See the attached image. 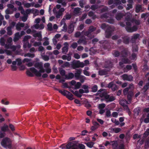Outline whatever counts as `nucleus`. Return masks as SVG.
Instances as JSON below:
<instances>
[{
    "label": "nucleus",
    "instance_id": "obj_50",
    "mask_svg": "<svg viewBox=\"0 0 149 149\" xmlns=\"http://www.w3.org/2000/svg\"><path fill=\"white\" fill-rule=\"evenodd\" d=\"M149 14L148 13L143 14H142L141 17L142 18H144L145 19H146L149 16Z\"/></svg>",
    "mask_w": 149,
    "mask_h": 149
},
{
    "label": "nucleus",
    "instance_id": "obj_44",
    "mask_svg": "<svg viewBox=\"0 0 149 149\" xmlns=\"http://www.w3.org/2000/svg\"><path fill=\"white\" fill-rule=\"evenodd\" d=\"M32 13L35 16L38 15L39 13V11L36 9H33Z\"/></svg>",
    "mask_w": 149,
    "mask_h": 149
},
{
    "label": "nucleus",
    "instance_id": "obj_14",
    "mask_svg": "<svg viewBox=\"0 0 149 149\" xmlns=\"http://www.w3.org/2000/svg\"><path fill=\"white\" fill-rule=\"evenodd\" d=\"M71 84L72 85L74 86L75 88L76 89L79 88L81 85V84L79 82L76 83L74 80L72 81L71 82Z\"/></svg>",
    "mask_w": 149,
    "mask_h": 149
},
{
    "label": "nucleus",
    "instance_id": "obj_40",
    "mask_svg": "<svg viewBox=\"0 0 149 149\" xmlns=\"http://www.w3.org/2000/svg\"><path fill=\"white\" fill-rule=\"evenodd\" d=\"M44 39L45 40V41L43 43V45L46 46L49 45V42L48 41V39L47 37H45L44 38Z\"/></svg>",
    "mask_w": 149,
    "mask_h": 149
},
{
    "label": "nucleus",
    "instance_id": "obj_24",
    "mask_svg": "<svg viewBox=\"0 0 149 149\" xmlns=\"http://www.w3.org/2000/svg\"><path fill=\"white\" fill-rule=\"evenodd\" d=\"M117 144V143L116 141H111L110 143H109L108 141H107L105 143V146H107L109 144L112 145L113 146H116Z\"/></svg>",
    "mask_w": 149,
    "mask_h": 149
},
{
    "label": "nucleus",
    "instance_id": "obj_27",
    "mask_svg": "<svg viewBox=\"0 0 149 149\" xmlns=\"http://www.w3.org/2000/svg\"><path fill=\"white\" fill-rule=\"evenodd\" d=\"M128 2L129 3L127 4V8L126 9L128 10L132 8V0H128Z\"/></svg>",
    "mask_w": 149,
    "mask_h": 149
},
{
    "label": "nucleus",
    "instance_id": "obj_37",
    "mask_svg": "<svg viewBox=\"0 0 149 149\" xmlns=\"http://www.w3.org/2000/svg\"><path fill=\"white\" fill-rule=\"evenodd\" d=\"M5 40L4 38L2 37L0 39V44L2 46L5 45H5Z\"/></svg>",
    "mask_w": 149,
    "mask_h": 149
},
{
    "label": "nucleus",
    "instance_id": "obj_16",
    "mask_svg": "<svg viewBox=\"0 0 149 149\" xmlns=\"http://www.w3.org/2000/svg\"><path fill=\"white\" fill-rule=\"evenodd\" d=\"M105 106V105L104 104H101L99 105L98 107L100 109V114H103L104 112V110L103 109Z\"/></svg>",
    "mask_w": 149,
    "mask_h": 149
},
{
    "label": "nucleus",
    "instance_id": "obj_48",
    "mask_svg": "<svg viewBox=\"0 0 149 149\" xmlns=\"http://www.w3.org/2000/svg\"><path fill=\"white\" fill-rule=\"evenodd\" d=\"M48 29L50 31H52L53 30L52 24L51 23H49L47 25Z\"/></svg>",
    "mask_w": 149,
    "mask_h": 149
},
{
    "label": "nucleus",
    "instance_id": "obj_28",
    "mask_svg": "<svg viewBox=\"0 0 149 149\" xmlns=\"http://www.w3.org/2000/svg\"><path fill=\"white\" fill-rule=\"evenodd\" d=\"M33 36L35 37H38L39 38V40H41V33L39 32L34 34Z\"/></svg>",
    "mask_w": 149,
    "mask_h": 149
},
{
    "label": "nucleus",
    "instance_id": "obj_30",
    "mask_svg": "<svg viewBox=\"0 0 149 149\" xmlns=\"http://www.w3.org/2000/svg\"><path fill=\"white\" fill-rule=\"evenodd\" d=\"M81 69H79L78 70L77 72L75 73L74 76L75 77L77 78H78L80 76V74H81Z\"/></svg>",
    "mask_w": 149,
    "mask_h": 149
},
{
    "label": "nucleus",
    "instance_id": "obj_34",
    "mask_svg": "<svg viewBox=\"0 0 149 149\" xmlns=\"http://www.w3.org/2000/svg\"><path fill=\"white\" fill-rule=\"evenodd\" d=\"M24 56L26 57L28 56L31 58H33L35 56V55L33 54H31L30 53H28L24 54Z\"/></svg>",
    "mask_w": 149,
    "mask_h": 149
},
{
    "label": "nucleus",
    "instance_id": "obj_19",
    "mask_svg": "<svg viewBox=\"0 0 149 149\" xmlns=\"http://www.w3.org/2000/svg\"><path fill=\"white\" fill-rule=\"evenodd\" d=\"M5 47L7 49H12L13 51H14L16 49V47L14 46L11 45L10 44H6L5 45Z\"/></svg>",
    "mask_w": 149,
    "mask_h": 149
},
{
    "label": "nucleus",
    "instance_id": "obj_29",
    "mask_svg": "<svg viewBox=\"0 0 149 149\" xmlns=\"http://www.w3.org/2000/svg\"><path fill=\"white\" fill-rule=\"evenodd\" d=\"M12 27V26H9L7 28V34L8 35L10 36L13 34L12 32L11 31Z\"/></svg>",
    "mask_w": 149,
    "mask_h": 149
},
{
    "label": "nucleus",
    "instance_id": "obj_41",
    "mask_svg": "<svg viewBox=\"0 0 149 149\" xmlns=\"http://www.w3.org/2000/svg\"><path fill=\"white\" fill-rule=\"evenodd\" d=\"M107 73L105 70H101L99 71V74L100 75H102L106 74Z\"/></svg>",
    "mask_w": 149,
    "mask_h": 149
},
{
    "label": "nucleus",
    "instance_id": "obj_17",
    "mask_svg": "<svg viewBox=\"0 0 149 149\" xmlns=\"http://www.w3.org/2000/svg\"><path fill=\"white\" fill-rule=\"evenodd\" d=\"M24 23L19 22L16 26V29L18 31H19L21 29V28L23 27L24 26Z\"/></svg>",
    "mask_w": 149,
    "mask_h": 149
},
{
    "label": "nucleus",
    "instance_id": "obj_25",
    "mask_svg": "<svg viewBox=\"0 0 149 149\" xmlns=\"http://www.w3.org/2000/svg\"><path fill=\"white\" fill-rule=\"evenodd\" d=\"M74 30V26L73 24H70L68 28V32L70 33H72Z\"/></svg>",
    "mask_w": 149,
    "mask_h": 149
},
{
    "label": "nucleus",
    "instance_id": "obj_6",
    "mask_svg": "<svg viewBox=\"0 0 149 149\" xmlns=\"http://www.w3.org/2000/svg\"><path fill=\"white\" fill-rule=\"evenodd\" d=\"M11 142L10 139L6 137L2 140L1 144L4 148H10L11 146Z\"/></svg>",
    "mask_w": 149,
    "mask_h": 149
},
{
    "label": "nucleus",
    "instance_id": "obj_51",
    "mask_svg": "<svg viewBox=\"0 0 149 149\" xmlns=\"http://www.w3.org/2000/svg\"><path fill=\"white\" fill-rule=\"evenodd\" d=\"M40 42H35L33 43V45L35 47H37L41 45Z\"/></svg>",
    "mask_w": 149,
    "mask_h": 149
},
{
    "label": "nucleus",
    "instance_id": "obj_56",
    "mask_svg": "<svg viewBox=\"0 0 149 149\" xmlns=\"http://www.w3.org/2000/svg\"><path fill=\"white\" fill-rule=\"evenodd\" d=\"M97 86H94L92 88V91L94 92H96L97 90Z\"/></svg>",
    "mask_w": 149,
    "mask_h": 149
},
{
    "label": "nucleus",
    "instance_id": "obj_49",
    "mask_svg": "<svg viewBox=\"0 0 149 149\" xmlns=\"http://www.w3.org/2000/svg\"><path fill=\"white\" fill-rule=\"evenodd\" d=\"M41 56L42 58L45 61H47L49 59V57L48 56L46 55H44L43 56L42 55H41Z\"/></svg>",
    "mask_w": 149,
    "mask_h": 149
},
{
    "label": "nucleus",
    "instance_id": "obj_54",
    "mask_svg": "<svg viewBox=\"0 0 149 149\" xmlns=\"http://www.w3.org/2000/svg\"><path fill=\"white\" fill-rule=\"evenodd\" d=\"M149 134V129H148L146 131L143 135V136L144 137L147 136Z\"/></svg>",
    "mask_w": 149,
    "mask_h": 149
},
{
    "label": "nucleus",
    "instance_id": "obj_10",
    "mask_svg": "<svg viewBox=\"0 0 149 149\" xmlns=\"http://www.w3.org/2000/svg\"><path fill=\"white\" fill-rule=\"evenodd\" d=\"M127 98L128 100H129V101L128 102L127 101L125 100H121L120 102V104L121 105L123 106L127 104H130L131 102V96H130V95H127Z\"/></svg>",
    "mask_w": 149,
    "mask_h": 149
},
{
    "label": "nucleus",
    "instance_id": "obj_20",
    "mask_svg": "<svg viewBox=\"0 0 149 149\" xmlns=\"http://www.w3.org/2000/svg\"><path fill=\"white\" fill-rule=\"evenodd\" d=\"M64 47L62 48V52L64 53H66L68 50V44L65 42L64 43Z\"/></svg>",
    "mask_w": 149,
    "mask_h": 149
},
{
    "label": "nucleus",
    "instance_id": "obj_8",
    "mask_svg": "<svg viewBox=\"0 0 149 149\" xmlns=\"http://www.w3.org/2000/svg\"><path fill=\"white\" fill-rule=\"evenodd\" d=\"M59 92L63 95L66 96L70 100H72L74 99L73 95L67 91L66 90H59Z\"/></svg>",
    "mask_w": 149,
    "mask_h": 149
},
{
    "label": "nucleus",
    "instance_id": "obj_59",
    "mask_svg": "<svg viewBox=\"0 0 149 149\" xmlns=\"http://www.w3.org/2000/svg\"><path fill=\"white\" fill-rule=\"evenodd\" d=\"M74 94L78 97H80L81 96V95L77 91H75L74 92Z\"/></svg>",
    "mask_w": 149,
    "mask_h": 149
},
{
    "label": "nucleus",
    "instance_id": "obj_43",
    "mask_svg": "<svg viewBox=\"0 0 149 149\" xmlns=\"http://www.w3.org/2000/svg\"><path fill=\"white\" fill-rule=\"evenodd\" d=\"M86 144L87 146L90 148H92L94 145V143L92 142H88Z\"/></svg>",
    "mask_w": 149,
    "mask_h": 149
},
{
    "label": "nucleus",
    "instance_id": "obj_60",
    "mask_svg": "<svg viewBox=\"0 0 149 149\" xmlns=\"http://www.w3.org/2000/svg\"><path fill=\"white\" fill-rule=\"evenodd\" d=\"M16 62L17 63V65H20L22 63L21 59L20 58H17L16 60Z\"/></svg>",
    "mask_w": 149,
    "mask_h": 149
},
{
    "label": "nucleus",
    "instance_id": "obj_33",
    "mask_svg": "<svg viewBox=\"0 0 149 149\" xmlns=\"http://www.w3.org/2000/svg\"><path fill=\"white\" fill-rule=\"evenodd\" d=\"M34 3H26L24 4V6L26 8H29L30 7H33L34 6Z\"/></svg>",
    "mask_w": 149,
    "mask_h": 149
},
{
    "label": "nucleus",
    "instance_id": "obj_5",
    "mask_svg": "<svg viewBox=\"0 0 149 149\" xmlns=\"http://www.w3.org/2000/svg\"><path fill=\"white\" fill-rule=\"evenodd\" d=\"M61 7L60 5H57L56 7L53 9V12L57 18H59L62 15V12L65 11V9L64 8H61L58 11V10L61 8Z\"/></svg>",
    "mask_w": 149,
    "mask_h": 149
},
{
    "label": "nucleus",
    "instance_id": "obj_36",
    "mask_svg": "<svg viewBox=\"0 0 149 149\" xmlns=\"http://www.w3.org/2000/svg\"><path fill=\"white\" fill-rule=\"evenodd\" d=\"M1 130L5 132L8 130V125H4L1 128Z\"/></svg>",
    "mask_w": 149,
    "mask_h": 149
},
{
    "label": "nucleus",
    "instance_id": "obj_32",
    "mask_svg": "<svg viewBox=\"0 0 149 149\" xmlns=\"http://www.w3.org/2000/svg\"><path fill=\"white\" fill-rule=\"evenodd\" d=\"M143 11L142 9L141 6L140 5H138L136 6V11L138 13L140 11Z\"/></svg>",
    "mask_w": 149,
    "mask_h": 149
},
{
    "label": "nucleus",
    "instance_id": "obj_45",
    "mask_svg": "<svg viewBox=\"0 0 149 149\" xmlns=\"http://www.w3.org/2000/svg\"><path fill=\"white\" fill-rule=\"evenodd\" d=\"M111 121L115 123V124L118 125L119 124V122L118 121H117L116 119L114 118H112L111 119Z\"/></svg>",
    "mask_w": 149,
    "mask_h": 149
},
{
    "label": "nucleus",
    "instance_id": "obj_62",
    "mask_svg": "<svg viewBox=\"0 0 149 149\" xmlns=\"http://www.w3.org/2000/svg\"><path fill=\"white\" fill-rule=\"evenodd\" d=\"M9 127L10 128L12 131H13L15 130V127L13 125L11 124H10L9 125Z\"/></svg>",
    "mask_w": 149,
    "mask_h": 149
},
{
    "label": "nucleus",
    "instance_id": "obj_21",
    "mask_svg": "<svg viewBox=\"0 0 149 149\" xmlns=\"http://www.w3.org/2000/svg\"><path fill=\"white\" fill-rule=\"evenodd\" d=\"M110 130L111 132L112 133H118L121 131V129L119 128H111Z\"/></svg>",
    "mask_w": 149,
    "mask_h": 149
},
{
    "label": "nucleus",
    "instance_id": "obj_9",
    "mask_svg": "<svg viewBox=\"0 0 149 149\" xmlns=\"http://www.w3.org/2000/svg\"><path fill=\"white\" fill-rule=\"evenodd\" d=\"M31 38V37L29 36H25L24 37L23 41L24 43L23 47L24 48L27 47L29 48L31 46V45L29 44L28 42L29 40Z\"/></svg>",
    "mask_w": 149,
    "mask_h": 149
},
{
    "label": "nucleus",
    "instance_id": "obj_23",
    "mask_svg": "<svg viewBox=\"0 0 149 149\" xmlns=\"http://www.w3.org/2000/svg\"><path fill=\"white\" fill-rule=\"evenodd\" d=\"M65 21V19H63L61 22V25H62L64 24L63 26L62 30L63 31H66L67 30V25L66 24L64 23Z\"/></svg>",
    "mask_w": 149,
    "mask_h": 149
},
{
    "label": "nucleus",
    "instance_id": "obj_13",
    "mask_svg": "<svg viewBox=\"0 0 149 149\" xmlns=\"http://www.w3.org/2000/svg\"><path fill=\"white\" fill-rule=\"evenodd\" d=\"M108 87L109 88H111V89L113 91H115L118 88L117 86L114 84L113 82L110 83L109 84Z\"/></svg>",
    "mask_w": 149,
    "mask_h": 149
},
{
    "label": "nucleus",
    "instance_id": "obj_12",
    "mask_svg": "<svg viewBox=\"0 0 149 149\" xmlns=\"http://www.w3.org/2000/svg\"><path fill=\"white\" fill-rule=\"evenodd\" d=\"M130 63L131 62L127 59L126 56H123L121 59V61L119 63V64L120 66H122L123 63Z\"/></svg>",
    "mask_w": 149,
    "mask_h": 149
},
{
    "label": "nucleus",
    "instance_id": "obj_15",
    "mask_svg": "<svg viewBox=\"0 0 149 149\" xmlns=\"http://www.w3.org/2000/svg\"><path fill=\"white\" fill-rule=\"evenodd\" d=\"M44 67L45 69L46 72L47 73H49L51 72V69L50 67V64L48 63H46L45 64Z\"/></svg>",
    "mask_w": 149,
    "mask_h": 149
},
{
    "label": "nucleus",
    "instance_id": "obj_18",
    "mask_svg": "<svg viewBox=\"0 0 149 149\" xmlns=\"http://www.w3.org/2000/svg\"><path fill=\"white\" fill-rule=\"evenodd\" d=\"M75 65L76 68L79 67L83 68L85 66V64L83 62H80L79 61H77L75 63Z\"/></svg>",
    "mask_w": 149,
    "mask_h": 149
},
{
    "label": "nucleus",
    "instance_id": "obj_2",
    "mask_svg": "<svg viewBox=\"0 0 149 149\" xmlns=\"http://www.w3.org/2000/svg\"><path fill=\"white\" fill-rule=\"evenodd\" d=\"M60 148L62 149H84L85 146L82 144L79 143L77 141H73L68 143L67 144H63L60 146Z\"/></svg>",
    "mask_w": 149,
    "mask_h": 149
},
{
    "label": "nucleus",
    "instance_id": "obj_31",
    "mask_svg": "<svg viewBox=\"0 0 149 149\" xmlns=\"http://www.w3.org/2000/svg\"><path fill=\"white\" fill-rule=\"evenodd\" d=\"M89 70L88 67H86L84 68V74L87 76H89L90 75V73L88 71V70Z\"/></svg>",
    "mask_w": 149,
    "mask_h": 149
},
{
    "label": "nucleus",
    "instance_id": "obj_22",
    "mask_svg": "<svg viewBox=\"0 0 149 149\" xmlns=\"http://www.w3.org/2000/svg\"><path fill=\"white\" fill-rule=\"evenodd\" d=\"M129 88H127L124 89L123 91L124 94L125 95H126L128 94V95H129L130 96H131V97L132 95H133V94L132 92H131L130 93H128V91L129 90Z\"/></svg>",
    "mask_w": 149,
    "mask_h": 149
},
{
    "label": "nucleus",
    "instance_id": "obj_35",
    "mask_svg": "<svg viewBox=\"0 0 149 149\" xmlns=\"http://www.w3.org/2000/svg\"><path fill=\"white\" fill-rule=\"evenodd\" d=\"M62 58L63 60H67L68 61H70L71 59V57L70 56L64 55L62 56Z\"/></svg>",
    "mask_w": 149,
    "mask_h": 149
},
{
    "label": "nucleus",
    "instance_id": "obj_53",
    "mask_svg": "<svg viewBox=\"0 0 149 149\" xmlns=\"http://www.w3.org/2000/svg\"><path fill=\"white\" fill-rule=\"evenodd\" d=\"M7 6L8 8H14L13 10L15 11L17 9L16 8H14V6L11 4H8L7 5Z\"/></svg>",
    "mask_w": 149,
    "mask_h": 149
},
{
    "label": "nucleus",
    "instance_id": "obj_1",
    "mask_svg": "<svg viewBox=\"0 0 149 149\" xmlns=\"http://www.w3.org/2000/svg\"><path fill=\"white\" fill-rule=\"evenodd\" d=\"M35 67L39 70V71H37L34 68H31L27 70L26 72L27 74L29 76H31L32 73H33L37 76L40 77L41 76L42 73L45 72L42 63H36L35 64Z\"/></svg>",
    "mask_w": 149,
    "mask_h": 149
},
{
    "label": "nucleus",
    "instance_id": "obj_46",
    "mask_svg": "<svg viewBox=\"0 0 149 149\" xmlns=\"http://www.w3.org/2000/svg\"><path fill=\"white\" fill-rule=\"evenodd\" d=\"M18 10H21V13L23 15L25 14V11L23 10V7L22 6H19L18 7Z\"/></svg>",
    "mask_w": 149,
    "mask_h": 149
},
{
    "label": "nucleus",
    "instance_id": "obj_58",
    "mask_svg": "<svg viewBox=\"0 0 149 149\" xmlns=\"http://www.w3.org/2000/svg\"><path fill=\"white\" fill-rule=\"evenodd\" d=\"M124 108V109L126 111H127L128 112V114L129 115L130 114V112L129 111V109L128 108V107L126 105H125L124 106H123Z\"/></svg>",
    "mask_w": 149,
    "mask_h": 149
},
{
    "label": "nucleus",
    "instance_id": "obj_55",
    "mask_svg": "<svg viewBox=\"0 0 149 149\" xmlns=\"http://www.w3.org/2000/svg\"><path fill=\"white\" fill-rule=\"evenodd\" d=\"M149 86V83H148L144 86L143 90H144V91H145L148 88Z\"/></svg>",
    "mask_w": 149,
    "mask_h": 149
},
{
    "label": "nucleus",
    "instance_id": "obj_61",
    "mask_svg": "<svg viewBox=\"0 0 149 149\" xmlns=\"http://www.w3.org/2000/svg\"><path fill=\"white\" fill-rule=\"evenodd\" d=\"M77 46V44L76 42H74L73 43L71 46V47L73 49L76 48Z\"/></svg>",
    "mask_w": 149,
    "mask_h": 149
},
{
    "label": "nucleus",
    "instance_id": "obj_64",
    "mask_svg": "<svg viewBox=\"0 0 149 149\" xmlns=\"http://www.w3.org/2000/svg\"><path fill=\"white\" fill-rule=\"evenodd\" d=\"M145 146L148 147L149 146V137L148 138L145 143Z\"/></svg>",
    "mask_w": 149,
    "mask_h": 149
},
{
    "label": "nucleus",
    "instance_id": "obj_47",
    "mask_svg": "<svg viewBox=\"0 0 149 149\" xmlns=\"http://www.w3.org/2000/svg\"><path fill=\"white\" fill-rule=\"evenodd\" d=\"M139 111L140 110L139 108H136L134 110V112L135 114L137 115H138L139 114Z\"/></svg>",
    "mask_w": 149,
    "mask_h": 149
},
{
    "label": "nucleus",
    "instance_id": "obj_3",
    "mask_svg": "<svg viewBox=\"0 0 149 149\" xmlns=\"http://www.w3.org/2000/svg\"><path fill=\"white\" fill-rule=\"evenodd\" d=\"M126 16L127 17V18H126V20L127 21L126 22V29L127 31L129 32H132L136 31L137 29V27L136 26H134L131 28L132 24H133L135 23L137 24H139V22L135 21H131L130 19V18L132 17L131 14L130 13H127L126 14Z\"/></svg>",
    "mask_w": 149,
    "mask_h": 149
},
{
    "label": "nucleus",
    "instance_id": "obj_4",
    "mask_svg": "<svg viewBox=\"0 0 149 149\" xmlns=\"http://www.w3.org/2000/svg\"><path fill=\"white\" fill-rule=\"evenodd\" d=\"M97 94L99 95L100 97H104L107 102H111L115 100V98L113 97L109 96V95H107L103 92V90L102 89L98 91Z\"/></svg>",
    "mask_w": 149,
    "mask_h": 149
},
{
    "label": "nucleus",
    "instance_id": "obj_7",
    "mask_svg": "<svg viewBox=\"0 0 149 149\" xmlns=\"http://www.w3.org/2000/svg\"><path fill=\"white\" fill-rule=\"evenodd\" d=\"M40 18H36L35 19L34 22L36 24L35 25L31 27L32 29H42L44 28V25L42 24H41L40 25L38 23L40 21Z\"/></svg>",
    "mask_w": 149,
    "mask_h": 149
},
{
    "label": "nucleus",
    "instance_id": "obj_52",
    "mask_svg": "<svg viewBox=\"0 0 149 149\" xmlns=\"http://www.w3.org/2000/svg\"><path fill=\"white\" fill-rule=\"evenodd\" d=\"M122 17V14L120 13H119L117 15L116 17V18L117 20H119Z\"/></svg>",
    "mask_w": 149,
    "mask_h": 149
},
{
    "label": "nucleus",
    "instance_id": "obj_26",
    "mask_svg": "<svg viewBox=\"0 0 149 149\" xmlns=\"http://www.w3.org/2000/svg\"><path fill=\"white\" fill-rule=\"evenodd\" d=\"M21 36L19 35V33H16L15 34V37L13 39V41L15 42L18 40Z\"/></svg>",
    "mask_w": 149,
    "mask_h": 149
},
{
    "label": "nucleus",
    "instance_id": "obj_11",
    "mask_svg": "<svg viewBox=\"0 0 149 149\" xmlns=\"http://www.w3.org/2000/svg\"><path fill=\"white\" fill-rule=\"evenodd\" d=\"M123 79L124 80L131 81L132 80L133 77L131 75H128L125 74L122 76Z\"/></svg>",
    "mask_w": 149,
    "mask_h": 149
},
{
    "label": "nucleus",
    "instance_id": "obj_63",
    "mask_svg": "<svg viewBox=\"0 0 149 149\" xmlns=\"http://www.w3.org/2000/svg\"><path fill=\"white\" fill-rule=\"evenodd\" d=\"M80 9L79 8H76L74 9V13H79Z\"/></svg>",
    "mask_w": 149,
    "mask_h": 149
},
{
    "label": "nucleus",
    "instance_id": "obj_42",
    "mask_svg": "<svg viewBox=\"0 0 149 149\" xmlns=\"http://www.w3.org/2000/svg\"><path fill=\"white\" fill-rule=\"evenodd\" d=\"M33 9H28L25 11V14L24 15H26L29 14L31 13H32Z\"/></svg>",
    "mask_w": 149,
    "mask_h": 149
},
{
    "label": "nucleus",
    "instance_id": "obj_57",
    "mask_svg": "<svg viewBox=\"0 0 149 149\" xmlns=\"http://www.w3.org/2000/svg\"><path fill=\"white\" fill-rule=\"evenodd\" d=\"M31 59L29 58H25L24 59V60L22 61V62L23 63H29V62L31 61Z\"/></svg>",
    "mask_w": 149,
    "mask_h": 149
},
{
    "label": "nucleus",
    "instance_id": "obj_39",
    "mask_svg": "<svg viewBox=\"0 0 149 149\" xmlns=\"http://www.w3.org/2000/svg\"><path fill=\"white\" fill-rule=\"evenodd\" d=\"M74 77V74L72 73H69L68 75L66 76V78L68 79H71Z\"/></svg>",
    "mask_w": 149,
    "mask_h": 149
},
{
    "label": "nucleus",
    "instance_id": "obj_38",
    "mask_svg": "<svg viewBox=\"0 0 149 149\" xmlns=\"http://www.w3.org/2000/svg\"><path fill=\"white\" fill-rule=\"evenodd\" d=\"M66 0H57V2L59 3H61L62 5L65 6L66 5Z\"/></svg>",
    "mask_w": 149,
    "mask_h": 149
}]
</instances>
